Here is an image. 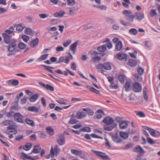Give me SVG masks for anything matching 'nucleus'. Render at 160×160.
<instances>
[{"label": "nucleus", "mask_w": 160, "mask_h": 160, "mask_svg": "<svg viewBox=\"0 0 160 160\" xmlns=\"http://www.w3.org/2000/svg\"><path fill=\"white\" fill-rule=\"evenodd\" d=\"M106 42L104 44L101 46V57L104 56L106 54L105 51L106 50V48L110 49L112 47V44L108 38H106V39L102 41V43Z\"/></svg>", "instance_id": "f257e3e1"}, {"label": "nucleus", "mask_w": 160, "mask_h": 160, "mask_svg": "<svg viewBox=\"0 0 160 160\" xmlns=\"http://www.w3.org/2000/svg\"><path fill=\"white\" fill-rule=\"evenodd\" d=\"M60 151V149L58 145H55L54 147L52 146L50 151L51 157L52 158H54V155L57 156L59 154Z\"/></svg>", "instance_id": "f03ea898"}, {"label": "nucleus", "mask_w": 160, "mask_h": 160, "mask_svg": "<svg viewBox=\"0 0 160 160\" xmlns=\"http://www.w3.org/2000/svg\"><path fill=\"white\" fill-rule=\"evenodd\" d=\"M90 53L92 58L91 61L95 64L99 62L100 60V57L97 56L98 53L96 51H91Z\"/></svg>", "instance_id": "7ed1b4c3"}, {"label": "nucleus", "mask_w": 160, "mask_h": 160, "mask_svg": "<svg viewBox=\"0 0 160 160\" xmlns=\"http://www.w3.org/2000/svg\"><path fill=\"white\" fill-rule=\"evenodd\" d=\"M132 89L136 92H140L142 90L141 85L139 82H134L132 84Z\"/></svg>", "instance_id": "20e7f679"}, {"label": "nucleus", "mask_w": 160, "mask_h": 160, "mask_svg": "<svg viewBox=\"0 0 160 160\" xmlns=\"http://www.w3.org/2000/svg\"><path fill=\"white\" fill-rule=\"evenodd\" d=\"M117 126L115 122L105 125L104 127V129L107 131H111Z\"/></svg>", "instance_id": "39448f33"}, {"label": "nucleus", "mask_w": 160, "mask_h": 160, "mask_svg": "<svg viewBox=\"0 0 160 160\" xmlns=\"http://www.w3.org/2000/svg\"><path fill=\"white\" fill-rule=\"evenodd\" d=\"M14 118L15 121L20 123L23 122L22 116L20 113L18 112L15 113Z\"/></svg>", "instance_id": "423d86ee"}, {"label": "nucleus", "mask_w": 160, "mask_h": 160, "mask_svg": "<svg viewBox=\"0 0 160 160\" xmlns=\"http://www.w3.org/2000/svg\"><path fill=\"white\" fill-rule=\"evenodd\" d=\"M135 18L138 21H140L144 18L143 12H137L135 13Z\"/></svg>", "instance_id": "0eeeda50"}, {"label": "nucleus", "mask_w": 160, "mask_h": 160, "mask_svg": "<svg viewBox=\"0 0 160 160\" xmlns=\"http://www.w3.org/2000/svg\"><path fill=\"white\" fill-rule=\"evenodd\" d=\"M69 62V57L65 56V57H61L59 58L57 63H60L63 62L66 64H68Z\"/></svg>", "instance_id": "6e6552de"}, {"label": "nucleus", "mask_w": 160, "mask_h": 160, "mask_svg": "<svg viewBox=\"0 0 160 160\" xmlns=\"http://www.w3.org/2000/svg\"><path fill=\"white\" fill-rule=\"evenodd\" d=\"M101 66L102 67L101 71H103V70H109L111 69V66L110 63H105L104 64H101Z\"/></svg>", "instance_id": "1a4fd4ad"}, {"label": "nucleus", "mask_w": 160, "mask_h": 160, "mask_svg": "<svg viewBox=\"0 0 160 160\" xmlns=\"http://www.w3.org/2000/svg\"><path fill=\"white\" fill-rule=\"evenodd\" d=\"M17 48L16 42H13L10 43L8 46V50L10 52H12L14 51Z\"/></svg>", "instance_id": "9d476101"}, {"label": "nucleus", "mask_w": 160, "mask_h": 160, "mask_svg": "<svg viewBox=\"0 0 160 160\" xmlns=\"http://www.w3.org/2000/svg\"><path fill=\"white\" fill-rule=\"evenodd\" d=\"M129 122L127 121H122L119 124L120 128L124 129L128 128V126Z\"/></svg>", "instance_id": "9b49d317"}, {"label": "nucleus", "mask_w": 160, "mask_h": 160, "mask_svg": "<svg viewBox=\"0 0 160 160\" xmlns=\"http://www.w3.org/2000/svg\"><path fill=\"white\" fill-rule=\"evenodd\" d=\"M39 85L44 87L48 90H50L51 91H53L54 90V88L50 85L48 84L45 85L42 82H39Z\"/></svg>", "instance_id": "f8f14e48"}, {"label": "nucleus", "mask_w": 160, "mask_h": 160, "mask_svg": "<svg viewBox=\"0 0 160 160\" xmlns=\"http://www.w3.org/2000/svg\"><path fill=\"white\" fill-rule=\"evenodd\" d=\"M102 122L105 124V125L111 124L114 122V120L112 118L109 117L105 118Z\"/></svg>", "instance_id": "ddd939ff"}, {"label": "nucleus", "mask_w": 160, "mask_h": 160, "mask_svg": "<svg viewBox=\"0 0 160 160\" xmlns=\"http://www.w3.org/2000/svg\"><path fill=\"white\" fill-rule=\"evenodd\" d=\"M115 57L120 60H126L127 58L126 54L121 53H117Z\"/></svg>", "instance_id": "4468645a"}, {"label": "nucleus", "mask_w": 160, "mask_h": 160, "mask_svg": "<svg viewBox=\"0 0 160 160\" xmlns=\"http://www.w3.org/2000/svg\"><path fill=\"white\" fill-rule=\"evenodd\" d=\"M57 141L58 144L60 146L64 145L65 143V138L63 137L59 136L57 139Z\"/></svg>", "instance_id": "2eb2a0df"}, {"label": "nucleus", "mask_w": 160, "mask_h": 160, "mask_svg": "<svg viewBox=\"0 0 160 160\" xmlns=\"http://www.w3.org/2000/svg\"><path fill=\"white\" fill-rule=\"evenodd\" d=\"M38 38H36L35 39L32 40L29 44V45L31 47L34 48L38 45Z\"/></svg>", "instance_id": "dca6fc26"}, {"label": "nucleus", "mask_w": 160, "mask_h": 160, "mask_svg": "<svg viewBox=\"0 0 160 160\" xmlns=\"http://www.w3.org/2000/svg\"><path fill=\"white\" fill-rule=\"evenodd\" d=\"M78 44L77 41H76L74 43L72 44L70 46V49L72 52L73 54H74L76 51V48Z\"/></svg>", "instance_id": "f3484780"}, {"label": "nucleus", "mask_w": 160, "mask_h": 160, "mask_svg": "<svg viewBox=\"0 0 160 160\" xmlns=\"http://www.w3.org/2000/svg\"><path fill=\"white\" fill-rule=\"evenodd\" d=\"M148 90L146 87H144L143 89V93L144 99L147 101H148V97L147 95Z\"/></svg>", "instance_id": "a211bd4d"}, {"label": "nucleus", "mask_w": 160, "mask_h": 160, "mask_svg": "<svg viewBox=\"0 0 160 160\" xmlns=\"http://www.w3.org/2000/svg\"><path fill=\"white\" fill-rule=\"evenodd\" d=\"M3 36L4 41L6 43L8 44L10 42L11 37L9 35L4 33L3 34Z\"/></svg>", "instance_id": "6ab92c4d"}, {"label": "nucleus", "mask_w": 160, "mask_h": 160, "mask_svg": "<svg viewBox=\"0 0 160 160\" xmlns=\"http://www.w3.org/2000/svg\"><path fill=\"white\" fill-rule=\"evenodd\" d=\"M65 12L62 11L60 10L58 12H56L54 14V16L55 17H62L65 14Z\"/></svg>", "instance_id": "aec40b11"}, {"label": "nucleus", "mask_w": 160, "mask_h": 160, "mask_svg": "<svg viewBox=\"0 0 160 160\" xmlns=\"http://www.w3.org/2000/svg\"><path fill=\"white\" fill-rule=\"evenodd\" d=\"M112 140L117 143L121 142V140L118 134L116 133L113 135L112 137Z\"/></svg>", "instance_id": "412c9836"}, {"label": "nucleus", "mask_w": 160, "mask_h": 160, "mask_svg": "<svg viewBox=\"0 0 160 160\" xmlns=\"http://www.w3.org/2000/svg\"><path fill=\"white\" fill-rule=\"evenodd\" d=\"M38 97L39 95L38 94H34L30 97L29 100L31 102H34L38 98Z\"/></svg>", "instance_id": "4be33fe9"}, {"label": "nucleus", "mask_w": 160, "mask_h": 160, "mask_svg": "<svg viewBox=\"0 0 160 160\" xmlns=\"http://www.w3.org/2000/svg\"><path fill=\"white\" fill-rule=\"evenodd\" d=\"M125 88L126 91H128L131 89V82L130 81H126L125 84Z\"/></svg>", "instance_id": "5701e85b"}, {"label": "nucleus", "mask_w": 160, "mask_h": 160, "mask_svg": "<svg viewBox=\"0 0 160 160\" xmlns=\"http://www.w3.org/2000/svg\"><path fill=\"white\" fill-rule=\"evenodd\" d=\"M151 135L153 137L156 138L160 137V132L153 129L152 132H151Z\"/></svg>", "instance_id": "b1692460"}, {"label": "nucleus", "mask_w": 160, "mask_h": 160, "mask_svg": "<svg viewBox=\"0 0 160 160\" xmlns=\"http://www.w3.org/2000/svg\"><path fill=\"white\" fill-rule=\"evenodd\" d=\"M86 116V114L83 112H78L76 115V117L78 119H81Z\"/></svg>", "instance_id": "393cba45"}, {"label": "nucleus", "mask_w": 160, "mask_h": 160, "mask_svg": "<svg viewBox=\"0 0 160 160\" xmlns=\"http://www.w3.org/2000/svg\"><path fill=\"white\" fill-rule=\"evenodd\" d=\"M41 150V148L40 147V146L39 145H37L35 146L34 147L33 149L31 152V153L32 152L35 153H38L40 152V150Z\"/></svg>", "instance_id": "a878e982"}, {"label": "nucleus", "mask_w": 160, "mask_h": 160, "mask_svg": "<svg viewBox=\"0 0 160 160\" xmlns=\"http://www.w3.org/2000/svg\"><path fill=\"white\" fill-rule=\"evenodd\" d=\"M118 78L120 82L122 83H123L126 79V76L123 74H119Z\"/></svg>", "instance_id": "bb28decb"}, {"label": "nucleus", "mask_w": 160, "mask_h": 160, "mask_svg": "<svg viewBox=\"0 0 160 160\" xmlns=\"http://www.w3.org/2000/svg\"><path fill=\"white\" fill-rule=\"evenodd\" d=\"M128 64L131 67H134L136 66L137 64V62L135 60L130 59L128 62Z\"/></svg>", "instance_id": "cd10ccee"}, {"label": "nucleus", "mask_w": 160, "mask_h": 160, "mask_svg": "<svg viewBox=\"0 0 160 160\" xmlns=\"http://www.w3.org/2000/svg\"><path fill=\"white\" fill-rule=\"evenodd\" d=\"M122 47V42L119 41L115 45V49L118 51L121 50Z\"/></svg>", "instance_id": "c85d7f7f"}, {"label": "nucleus", "mask_w": 160, "mask_h": 160, "mask_svg": "<svg viewBox=\"0 0 160 160\" xmlns=\"http://www.w3.org/2000/svg\"><path fill=\"white\" fill-rule=\"evenodd\" d=\"M119 134L120 137L124 139H126L128 138V133L124 132H120Z\"/></svg>", "instance_id": "c756f323"}, {"label": "nucleus", "mask_w": 160, "mask_h": 160, "mask_svg": "<svg viewBox=\"0 0 160 160\" xmlns=\"http://www.w3.org/2000/svg\"><path fill=\"white\" fill-rule=\"evenodd\" d=\"M13 121L9 120H6L2 122V124L5 126H9L13 123Z\"/></svg>", "instance_id": "7c9ffc66"}, {"label": "nucleus", "mask_w": 160, "mask_h": 160, "mask_svg": "<svg viewBox=\"0 0 160 160\" xmlns=\"http://www.w3.org/2000/svg\"><path fill=\"white\" fill-rule=\"evenodd\" d=\"M24 32L27 34L31 35H33L35 34L34 31L29 28H26L24 31Z\"/></svg>", "instance_id": "2f4dec72"}, {"label": "nucleus", "mask_w": 160, "mask_h": 160, "mask_svg": "<svg viewBox=\"0 0 160 160\" xmlns=\"http://www.w3.org/2000/svg\"><path fill=\"white\" fill-rule=\"evenodd\" d=\"M47 132L50 135H52L54 133V131L51 127H49L46 128Z\"/></svg>", "instance_id": "473e14b6"}, {"label": "nucleus", "mask_w": 160, "mask_h": 160, "mask_svg": "<svg viewBox=\"0 0 160 160\" xmlns=\"http://www.w3.org/2000/svg\"><path fill=\"white\" fill-rule=\"evenodd\" d=\"M28 111L32 112H37L39 111V109L35 106L29 107L28 108Z\"/></svg>", "instance_id": "72a5a7b5"}, {"label": "nucleus", "mask_w": 160, "mask_h": 160, "mask_svg": "<svg viewBox=\"0 0 160 160\" xmlns=\"http://www.w3.org/2000/svg\"><path fill=\"white\" fill-rule=\"evenodd\" d=\"M71 152L72 153L76 155L79 156L82 154L81 151L74 149H71Z\"/></svg>", "instance_id": "f704fd0d"}, {"label": "nucleus", "mask_w": 160, "mask_h": 160, "mask_svg": "<svg viewBox=\"0 0 160 160\" xmlns=\"http://www.w3.org/2000/svg\"><path fill=\"white\" fill-rule=\"evenodd\" d=\"M32 147V144L31 143H27L23 146V148L26 151H28Z\"/></svg>", "instance_id": "c9c22d12"}, {"label": "nucleus", "mask_w": 160, "mask_h": 160, "mask_svg": "<svg viewBox=\"0 0 160 160\" xmlns=\"http://www.w3.org/2000/svg\"><path fill=\"white\" fill-rule=\"evenodd\" d=\"M134 151L135 152H139L140 153H143L144 152V150L140 146L134 148Z\"/></svg>", "instance_id": "e433bc0d"}, {"label": "nucleus", "mask_w": 160, "mask_h": 160, "mask_svg": "<svg viewBox=\"0 0 160 160\" xmlns=\"http://www.w3.org/2000/svg\"><path fill=\"white\" fill-rule=\"evenodd\" d=\"M138 33L137 30L134 28H131L129 31V33L131 35H135Z\"/></svg>", "instance_id": "4c0bfd02"}, {"label": "nucleus", "mask_w": 160, "mask_h": 160, "mask_svg": "<svg viewBox=\"0 0 160 160\" xmlns=\"http://www.w3.org/2000/svg\"><path fill=\"white\" fill-rule=\"evenodd\" d=\"M101 158L104 160H109L110 159L109 157L106 155V154L101 152Z\"/></svg>", "instance_id": "58836bf2"}, {"label": "nucleus", "mask_w": 160, "mask_h": 160, "mask_svg": "<svg viewBox=\"0 0 160 160\" xmlns=\"http://www.w3.org/2000/svg\"><path fill=\"white\" fill-rule=\"evenodd\" d=\"M56 101L61 104L66 105V103L65 102L67 101L66 99H64L63 98H60L58 100H56Z\"/></svg>", "instance_id": "ea45409f"}, {"label": "nucleus", "mask_w": 160, "mask_h": 160, "mask_svg": "<svg viewBox=\"0 0 160 160\" xmlns=\"http://www.w3.org/2000/svg\"><path fill=\"white\" fill-rule=\"evenodd\" d=\"M25 28L24 25L23 24H19L16 27V30L18 32H21Z\"/></svg>", "instance_id": "a19ab883"}, {"label": "nucleus", "mask_w": 160, "mask_h": 160, "mask_svg": "<svg viewBox=\"0 0 160 160\" xmlns=\"http://www.w3.org/2000/svg\"><path fill=\"white\" fill-rule=\"evenodd\" d=\"M25 121L27 124L32 127H33L34 125V122L32 120L29 119H25Z\"/></svg>", "instance_id": "79ce46f5"}, {"label": "nucleus", "mask_w": 160, "mask_h": 160, "mask_svg": "<svg viewBox=\"0 0 160 160\" xmlns=\"http://www.w3.org/2000/svg\"><path fill=\"white\" fill-rule=\"evenodd\" d=\"M76 8L73 7L69 8V14L71 15H74L76 12Z\"/></svg>", "instance_id": "37998d69"}, {"label": "nucleus", "mask_w": 160, "mask_h": 160, "mask_svg": "<svg viewBox=\"0 0 160 160\" xmlns=\"http://www.w3.org/2000/svg\"><path fill=\"white\" fill-rule=\"evenodd\" d=\"M122 13L128 18L129 16L132 14L131 11L128 10H124L122 12Z\"/></svg>", "instance_id": "c03bdc74"}, {"label": "nucleus", "mask_w": 160, "mask_h": 160, "mask_svg": "<svg viewBox=\"0 0 160 160\" xmlns=\"http://www.w3.org/2000/svg\"><path fill=\"white\" fill-rule=\"evenodd\" d=\"M17 132V130L15 129L10 130H7L6 133L7 134H12L13 135L16 134Z\"/></svg>", "instance_id": "a18cd8bd"}, {"label": "nucleus", "mask_w": 160, "mask_h": 160, "mask_svg": "<svg viewBox=\"0 0 160 160\" xmlns=\"http://www.w3.org/2000/svg\"><path fill=\"white\" fill-rule=\"evenodd\" d=\"M86 88L90 91L94 92L96 93H98L99 92L90 86H88L86 87Z\"/></svg>", "instance_id": "49530a36"}, {"label": "nucleus", "mask_w": 160, "mask_h": 160, "mask_svg": "<svg viewBox=\"0 0 160 160\" xmlns=\"http://www.w3.org/2000/svg\"><path fill=\"white\" fill-rule=\"evenodd\" d=\"M146 139L148 142L150 144L152 145L156 143L155 141L150 137L147 138Z\"/></svg>", "instance_id": "de8ad7c7"}, {"label": "nucleus", "mask_w": 160, "mask_h": 160, "mask_svg": "<svg viewBox=\"0 0 160 160\" xmlns=\"http://www.w3.org/2000/svg\"><path fill=\"white\" fill-rule=\"evenodd\" d=\"M17 128V126L15 124H14L13 122L12 124H11L10 125H9L7 127V130L14 129H15L16 128Z\"/></svg>", "instance_id": "09e8293b"}, {"label": "nucleus", "mask_w": 160, "mask_h": 160, "mask_svg": "<svg viewBox=\"0 0 160 160\" xmlns=\"http://www.w3.org/2000/svg\"><path fill=\"white\" fill-rule=\"evenodd\" d=\"M48 56V54H44L38 58V61H42L47 58Z\"/></svg>", "instance_id": "8fccbe9b"}, {"label": "nucleus", "mask_w": 160, "mask_h": 160, "mask_svg": "<svg viewBox=\"0 0 160 160\" xmlns=\"http://www.w3.org/2000/svg\"><path fill=\"white\" fill-rule=\"evenodd\" d=\"M21 38L26 42H28L29 39V37L28 36L25 35H22Z\"/></svg>", "instance_id": "3c124183"}, {"label": "nucleus", "mask_w": 160, "mask_h": 160, "mask_svg": "<svg viewBox=\"0 0 160 160\" xmlns=\"http://www.w3.org/2000/svg\"><path fill=\"white\" fill-rule=\"evenodd\" d=\"M81 132H90L91 131V129L89 127H85L80 129Z\"/></svg>", "instance_id": "603ef678"}, {"label": "nucleus", "mask_w": 160, "mask_h": 160, "mask_svg": "<svg viewBox=\"0 0 160 160\" xmlns=\"http://www.w3.org/2000/svg\"><path fill=\"white\" fill-rule=\"evenodd\" d=\"M71 40L68 39L65 42L62 44L63 46L65 47H68L71 43Z\"/></svg>", "instance_id": "864d4df0"}, {"label": "nucleus", "mask_w": 160, "mask_h": 160, "mask_svg": "<svg viewBox=\"0 0 160 160\" xmlns=\"http://www.w3.org/2000/svg\"><path fill=\"white\" fill-rule=\"evenodd\" d=\"M18 47L20 49H23L26 48V45L22 42H21L18 44Z\"/></svg>", "instance_id": "5fc2aeb1"}, {"label": "nucleus", "mask_w": 160, "mask_h": 160, "mask_svg": "<svg viewBox=\"0 0 160 160\" xmlns=\"http://www.w3.org/2000/svg\"><path fill=\"white\" fill-rule=\"evenodd\" d=\"M43 67H44V69L45 70H48L49 72L52 73H53V71L51 70L50 69H53L54 68H53L51 66H47L46 65H43Z\"/></svg>", "instance_id": "6e6d98bb"}, {"label": "nucleus", "mask_w": 160, "mask_h": 160, "mask_svg": "<svg viewBox=\"0 0 160 160\" xmlns=\"http://www.w3.org/2000/svg\"><path fill=\"white\" fill-rule=\"evenodd\" d=\"M134 18H135V15H130L128 18H126L130 22H133L134 21Z\"/></svg>", "instance_id": "4d7b16f0"}, {"label": "nucleus", "mask_w": 160, "mask_h": 160, "mask_svg": "<svg viewBox=\"0 0 160 160\" xmlns=\"http://www.w3.org/2000/svg\"><path fill=\"white\" fill-rule=\"evenodd\" d=\"M38 159V156H36L32 158L31 157L29 156H28V155L26 154V159H28L29 160H35L36 159Z\"/></svg>", "instance_id": "13d9d810"}, {"label": "nucleus", "mask_w": 160, "mask_h": 160, "mask_svg": "<svg viewBox=\"0 0 160 160\" xmlns=\"http://www.w3.org/2000/svg\"><path fill=\"white\" fill-rule=\"evenodd\" d=\"M67 2L68 5L69 6H73L75 3L74 0H68Z\"/></svg>", "instance_id": "bf43d9fd"}, {"label": "nucleus", "mask_w": 160, "mask_h": 160, "mask_svg": "<svg viewBox=\"0 0 160 160\" xmlns=\"http://www.w3.org/2000/svg\"><path fill=\"white\" fill-rule=\"evenodd\" d=\"M150 15L151 17H153L156 15V10L154 9H152L150 12Z\"/></svg>", "instance_id": "052dcab7"}, {"label": "nucleus", "mask_w": 160, "mask_h": 160, "mask_svg": "<svg viewBox=\"0 0 160 160\" xmlns=\"http://www.w3.org/2000/svg\"><path fill=\"white\" fill-rule=\"evenodd\" d=\"M110 87L111 88L116 89L118 88V86L116 84L114 83L113 82L110 83Z\"/></svg>", "instance_id": "680f3d73"}, {"label": "nucleus", "mask_w": 160, "mask_h": 160, "mask_svg": "<svg viewBox=\"0 0 160 160\" xmlns=\"http://www.w3.org/2000/svg\"><path fill=\"white\" fill-rule=\"evenodd\" d=\"M19 82L17 80L12 79V86H16L19 84Z\"/></svg>", "instance_id": "e2e57ef3"}, {"label": "nucleus", "mask_w": 160, "mask_h": 160, "mask_svg": "<svg viewBox=\"0 0 160 160\" xmlns=\"http://www.w3.org/2000/svg\"><path fill=\"white\" fill-rule=\"evenodd\" d=\"M23 93L22 92H20L18 96H17L16 98L15 99V101L18 102L20 98L21 97L23 96Z\"/></svg>", "instance_id": "0e129e2a"}, {"label": "nucleus", "mask_w": 160, "mask_h": 160, "mask_svg": "<svg viewBox=\"0 0 160 160\" xmlns=\"http://www.w3.org/2000/svg\"><path fill=\"white\" fill-rule=\"evenodd\" d=\"M14 112L12 111H11L8 113L7 116L8 118H11L13 116H14Z\"/></svg>", "instance_id": "69168bd1"}, {"label": "nucleus", "mask_w": 160, "mask_h": 160, "mask_svg": "<svg viewBox=\"0 0 160 160\" xmlns=\"http://www.w3.org/2000/svg\"><path fill=\"white\" fill-rule=\"evenodd\" d=\"M144 70L141 68H139L138 69V73L140 75H142L144 72Z\"/></svg>", "instance_id": "338daca9"}, {"label": "nucleus", "mask_w": 160, "mask_h": 160, "mask_svg": "<svg viewBox=\"0 0 160 160\" xmlns=\"http://www.w3.org/2000/svg\"><path fill=\"white\" fill-rule=\"evenodd\" d=\"M137 115L138 116H139L140 117H145V115L142 112H138L137 113Z\"/></svg>", "instance_id": "774afa93"}]
</instances>
